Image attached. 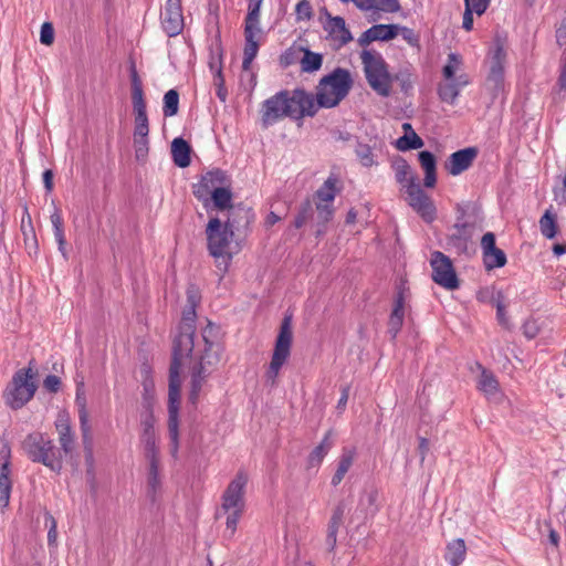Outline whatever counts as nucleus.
<instances>
[{
    "instance_id": "nucleus-3",
    "label": "nucleus",
    "mask_w": 566,
    "mask_h": 566,
    "mask_svg": "<svg viewBox=\"0 0 566 566\" xmlns=\"http://www.w3.org/2000/svg\"><path fill=\"white\" fill-rule=\"evenodd\" d=\"M352 86L353 80L346 69L337 67L322 77L316 86L315 104L317 109L337 106L348 95Z\"/></svg>"
},
{
    "instance_id": "nucleus-36",
    "label": "nucleus",
    "mask_w": 566,
    "mask_h": 566,
    "mask_svg": "<svg viewBox=\"0 0 566 566\" xmlns=\"http://www.w3.org/2000/svg\"><path fill=\"white\" fill-rule=\"evenodd\" d=\"M337 184L338 178L334 175H331L317 189L315 196L321 202H333L336 193L339 191V189L336 187Z\"/></svg>"
},
{
    "instance_id": "nucleus-62",
    "label": "nucleus",
    "mask_w": 566,
    "mask_h": 566,
    "mask_svg": "<svg viewBox=\"0 0 566 566\" xmlns=\"http://www.w3.org/2000/svg\"><path fill=\"white\" fill-rule=\"evenodd\" d=\"M400 9L399 0H375V10L395 13Z\"/></svg>"
},
{
    "instance_id": "nucleus-4",
    "label": "nucleus",
    "mask_w": 566,
    "mask_h": 566,
    "mask_svg": "<svg viewBox=\"0 0 566 566\" xmlns=\"http://www.w3.org/2000/svg\"><path fill=\"white\" fill-rule=\"evenodd\" d=\"M21 448L32 462L41 463L56 473L62 470L61 451L44 433L38 431L29 433L22 441Z\"/></svg>"
},
{
    "instance_id": "nucleus-51",
    "label": "nucleus",
    "mask_w": 566,
    "mask_h": 566,
    "mask_svg": "<svg viewBox=\"0 0 566 566\" xmlns=\"http://www.w3.org/2000/svg\"><path fill=\"white\" fill-rule=\"evenodd\" d=\"M355 153L364 167H371L376 165V161L374 160V153L369 145L358 143Z\"/></svg>"
},
{
    "instance_id": "nucleus-14",
    "label": "nucleus",
    "mask_w": 566,
    "mask_h": 566,
    "mask_svg": "<svg viewBox=\"0 0 566 566\" xmlns=\"http://www.w3.org/2000/svg\"><path fill=\"white\" fill-rule=\"evenodd\" d=\"M134 126L148 125L147 104L144 96L143 82L135 63L129 67Z\"/></svg>"
},
{
    "instance_id": "nucleus-9",
    "label": "nucleus",
    "mask_w": 566,
    "mask_h": 566,
    "mask_svg": "<svg viewBox=\"0 0 566 566\" xmlns=\"http://www.w3.org/2000/svg\"><path fill=\"white\" fill-rule=\"evenodd\" d=\"M206 235L208 241V251L213 258L228 256L231 259L229 245L235 233L232 232L217 217L211 218L206 227Z\"/></svg>"
},
{
    "instance_id": "nucleus-37",
    "label": "nucleus",
    "mask_w": 566,
    "mask_h": 566,
    "mask_svg": "<svg viewBox=\"0 0 566 566\" xmlns=\"http://www.w3.org/2000/svg\"><path fill=\"white\" fill-rule=\"evenodd\" d=\"M303 57L300 60L301 70L305 73L318 71L323 64V55L312 52L310 49L303 48Z\"/></svg>"
},
{
    "instance_id": "nucleus-2",
    "label": "nucleus",
    "mask_w": 566,
    "mask_h": 566,
    "mask_svg": "<svg viewBox=\"0 0 566 566\" xmlns=\"http://www.w3.org/2000/svg\"><path fill=\"white\" fill-rule=\"evenodd\" d=\"M196 307L186 305L182 311V319L179 332L172 342V357L169 367V381L181 382L180 370L184 359L190 357L195 347V321Z\"/></svg>"
},
{
    "instance_id": "nucleus-8",
    "label": "nucleus",
    "mask_w": 566,
    "mask_h": 566,
    "mask_svg": "<svg viewBox=\"0 0 566 566\" xmlns=\"http://www.w3.org/2000/svg\"><path fill=\"white\" fill-rule=\"evenodd\" d=\"M33 364L34 360L32 359L30 360L28 368H22L15 371L11 382L6 389L4 398L12 409L22 408L35 394L36 385L32 380L34 376Z\"/></svg>"
},
{
    "instance_id": "nucleus-60",
    "label": "nucleus",
    "mask_w": 566,
    "mask_h": 566,
    "mask_svg": "<svg viewBox=\"0 0 566 566\" xmlns=\"http://www.w3.org/2000/svg\"><path fill=\"white\" fill-rule=\"evenodd\" d=\"M210 70L216 72L213 83L216 87H223L224 86V78L222 75V65H221V53L219 54L218 59L211 57L209 62Z\"/></svg>"
},
{
    "instance_id": "nucleus-19",
    "label": "nucleus",
    "mask_w": 566,
    "mask_h": 566,
    "mask_svg": "<svg viewBox=\"0 0 566 566\" xmlns=\"http://www.w3.org/2000/svg\"><path fill=\"white\" fill-rule=\"evenodd\" d=\"M252 208L238 203L227 211V220L223 222L234 233H247L254 221Z\"/></svg>"
},
{
    "instance_id": "nucleus-48",
    "label": "nucleus",
    "mask_w": 566,
    "mask_h": 566,
    "mask_svg": "<svg viewBox=\"0 0 566 566\" xmlns=\"http://www.w3.org/2000/svg\"><path fill=\"white\" fill-rule=\"evenodd\" d=\"M263 0H249L244 25L260 27V9Z\"/></svg>"
},
{
    "instance_id": "nucleus-57",
    "label": "nucleus",
    "mask_w": 566,
    "mask_h": 566,
    "mask_svg": "<svg viewBox=\"0 0 566 566\" xmlns=\"http://www.w3.org/2000/svg\"><path fill=\"white\" fill-rule=\"evenodd\" d=\"M297 21H308L313 17V8L310 0H301L295 7Z\"/></svg>"
},
{
    "instance_id": "nucleus-64",
    "label": "nucleus",
    "mask_w": 566,
    "mask_h": 566,
    "mask_svg": "<svg viewBox=\"0 0 566 566\" xmlns=\"http://www.w3.org/2000/svg\"><path fill=\"white\" fill-rule=\"evenodd\" d=\"M54 41V28L51 22H44L41 25L40 42L44 45H51Z\"/></svg>"
},
{
    "instance_id": "nucleus-31",
    "label": "nucleus",
    "mask_w": 566,
    "mask_h": 566,
    "mask_svg": "<svg viewBox=\"0 0 566 566\" xmlns=\"http://www.w3.org/2000/svg\"><path fill=\"white\" fill-rule=\"evenodd\" d=\"M147 493L151 501H155L157 492L161 488L159 476L160 459L147 460Z\"/></svg>"
},
{
    "instance_id": "nucleus-40",
    "label": "nucleus",
    "mask_w": 566,
    "mask_h": 566,
    "mask_svg": "<svg viewBox=\"0 0 566 566\" xmlns=\"http://www.w3.org/2000/svg\"><path fill=\"white\" fill-rule=\"evenodd\" d=\"M370 30L375 41H390L399 34L398 24H375Z\"/></svg>"
},
{
    "instance_id": "nucleus-12",
    "label": "nucleus",
    "mask_w": 566,
    "mask_h": 566,
    "mask_svg": "<svg viewBox=\"0 0 566 566\" xmlns=\"http://www.w3.org/2000/svg\"><path fill=\"white\" fill-rule=\"evenodd\" d=\"M408 203L416 210L426 222H432L436 219L437 209L430 197L423 191L417 181L416 176H411L406 184Z\"/></svg>"
},
{
    "instance_id": "nucleus-24",
    "label": "nucleus",
    "mask_w": 566,
    "mask_h": 566,
    "mask_svg": "<svg viewBox=\"0 0 566 566\" xmlns=\"http://www.w3.org/2000/svg\"><path fill=\"white\" fill-rule=\"evenodd\" d=\"M346 509L347 505L345 501H339L338 504L335 506L331 520L328 522L325 544L329 552L334 551L336 546L338 528L343 524V518Z\"/></svg>"
},
{
    "instance_id": "nucleus-33",
    "label": "nucleus",
    "mask_w": 566,
    "mask_h": 566,
    "mask_svg": "<svg viewBox=\"0 0 566 566\" xmlns=\"http://www.w3.org/2000/svg\"><path fill=\"white\" fill-rule=\"evenodd\" d=\"M541 233L544 238L552 240L558 233L557 214L552 207L546 209L538 221Z\"/></svg>"
},
{
    "instance_id": "nucleus-58",
    "label": "nucleus",
    "mask_w": 566,
    "mask_h": 566,
    "mask_svg": "<svg viewBox=\"0 0 566 566\" xmlns=\"http://www.w3.org/2000/svg\"><path fill=\"white\" fill-rule=\"evenodd\" d=\"M216 327L209 323L208 326L202 331V339L205 342V350L201 355H213L218 354L213 352L214 342L211 339L213 337Z\"/></svg>"
},
{
    "instance_id": "nucleus-26",
    "label": "nucleus",
    "mask_w": 566,
    "mask_h": 566,
    "mask_svg": "<svg viewBox=\"0 0 566 566\" xmlns=\"http://www.w3.org/2000/svg\"><path fill=\"white\" fill-rule=\"evenodd\" d=\"M418 160L424 171L423 185L427 188H433L437 184V158L429 150L418 153Z\"/></svg>"
},
{
    "instance_id": "nucleus-46",
    "label": "nucleus",
    "mask_w": 566,
    "mask_h": 566,
    "mask_svg": "<svg viewBox=\"0 0 566 566\" xmlns=\"http://www.w3.org/2000/svg\"><path fill=\"white\" fill-rule=\"evenodd\" d=\"M179 109V93L176 90H169L164 95L163 113L165 117L175 116Z\"/></svg>"
},
{
    "instance_id": "nucleus-38",
    "label": "nucleus",
    "mask_w": 566,
    "mask_h": 566,
    "mask_svg": "<svg viewBox=\"0 0 566 566\" xmlns=\"http://www.w3.org/2000/svg\"><path fill=\"white\" fill-rule=\"evenodd\" d=\"M486 85L493 96H496L504 85V66L490 65V72L486 77Z\"/></svg>"
},
{
    "instance_id": "nucleus-44",
    "label": "nucleus",
    "mask_w": 566,
    "mask_h": 566,
    "mask_svg": "<svg viewBox=\"0 0 566 566\" xmlns=\"http://www.w3.org/2000/svg\"><path fill=\"white\" fill-rule=\"evenodd\" d=\"M506 255L503 250L496 248L483 255V263L486 270L503 268L506 264Z\"/></svg>"
},
{
    "instance_id": "nucleus-23",
    "label": "nucleus",
    "mask_w": 566,
    "mask_h": 566,
    "mask_svg": "<svg viewBox=\"0 0 566 566\" xmlns=\"http://www.w3.org/2000/svg\"><path fill=\"white\" fill-rule=\"evenodd\" d=\"M234 206L232 203L231 185H226L214 189L213 193L208 197L207 206H203V208L207 212L212 210L229 211Z\"/></svg>"
},
{
    "instance_id": "nucleus-25",
    "label": "nucleus",
    "mask_w": 566,
    "mask_h": 566,
    "mask_svg": "<svg viewBox=\"0 0 566 566\" xmlns=\"http://www.w3.org/2000/svg\"><path fill=\"white\" fill-rule=\"evenodd\" d=\"M55 428L59 433V442L64 454H70L74 449V433L71 428L70 418L66 413H60Z\"/></svg>"
},
{
    "instance_id": "nucleus-13",
    "label": "nucleus",
    "mask_w": 566,
    "mask_h": 566,
    "mask_svg": "<svg viewBox=\"0 0 566 566\" xmlns=\"http://www.w3.org/2000/svg\"><path fill=\"white\" fill-rule=\"evenodd\" d=\"M231 185V179L227 172L220 168H214L201 176L199 182L192 186L193 196L207 206L208 197L211 196L216 188Z\"/></svg>"
},
{
    "instance_id": "nucleus-7",
    "label": "nucleus",
    "mask_w": 566,
    "mask_h": 566,
    "mask_svg": "<svg viewBox=\"0 0 566 566\" xmlns=\"http://www.w3.org/2000/svg\"><path fill=\"white\" fill-rule=\"evenodd\" d=\"M457 222L453 226L454 232L448 235L447 244L458 254L467 253L468 243L471 241L476 222L479 209L475 205L467 203L457 207Z\"/></svg>"
},
{
    "instance_id": "nucleus-49",
    "label": "nucleus",
    "mask_w": 566,
    "mask_h": 566,
    "mask_svg": "<svg viewBox=\"0 0 566 566\" xmlns=\"http://www.w3.org/2000/svg\"><path fill=\"white\" fill-rule=\"evenodd\" d=\"M145 460L160 459L156 437L140 438Z\"/></svg>"
},
{
    "instance_id": "nucleus-30",
    "label": "nucleus",
    "mask_w": 566,
    "mask_h": 566,
    "mask_svg": "<svg viewBox=\"0 0 566 566\" xmlns=\"http://www.w3.org/2000/svg\"><path fill=\"white\" fill-rule=\"evenodd\" d=\"M355 450L353 448H343L337 469L332 478V485L337 486L350 469L355 459Z\"/></svg>"
},
{
    "instance_id": "nucleus-35",
    "label": "nucleus",
    "mask_w": 566,
    "mask_h": 566,
    "mask_svg": "<svg viewBox=\"0 0 566 566\" xmlns=\"http://www.w3.org/2000/svg\"><path fill=\"white\" fill-rule=\"evenodd\" d=\"M51 222H52V226H53V232H54V238L57 242V247H59V251L61 252V254L63 255V258L65 260L69 259V253L66 251V240H65V235H64V228H63V219H62V216L60 213L59 210H55L51 217Z\"/></svg>"
},
{
    "instance_id": "nucleus-20",
    "label": "nucleus",
    "mask_w": 566,
    "mask_h": 566,
    "mask_svg": "<svg viewBox=\"0 0 566 566\" xmlns=\"http://www.w3.org/2000/svg\"><path fill=\"white\" fill-rule=\"evenodd\" d=\"M478 156V148L467 147L452 153L444 161V169L452 176L468 170Z\"/></svg>"
},
{
    "instance_id": "nucleus-6",
    "label": "nucleus",
    "mask_w": 566,
    "mask_h": 566,
    "mask_svg": "<svg viewBox=\"0 0 566 566\" xmlns=\"http://www.w3.org/2000/svg\"><path fill=\"white\" fill-rule=\"evenodd\" d=\"M360 60L369 86L380 96L387 97L391 93L392 76L388 64L380 53L374 50H363Z\"/></svg>"
},
{
    "instance_id": "nucleus-32",
    "label": "nucleus",
    "mask_w": 566,
    "mask_h": 566,
    "mask_svg": "<svg viewBox=\"0 0 566 566\" xmlns=\"http://www.w3.org/2000/svg\"><path fill=\"white\" fill-rule=\"evenodd\" d=\"M75 405L78 408V420L81 431L87 432V429H91V426L88 422L87 400L83 381L76 385Z\"/></svg>"
},
{
    "instance_id": "nucleus-56",
    "label": "nucleus",
    "mask_w": 566,
    "mask_h": 566,
    "mask_svg": "<svg viewBox=\"0 0 566 566\" xmlns=\"http://www.w3.org/2000/svg\"><path fill=\"white\" fill-rule=\"evenodd\" d=\"M82 432V440H83V446H84V451H85V462L88 467V471L91 469H93V462H94V459H93V441H92V433H91V429H87V432L85 431H81Z\"/></svg>"
},
{
    "instance_id": "nucleus-53",
    "label": "nucleus",
    "mask_w": 566,
    "mask_h": 566,
    "mask_svg": "<svg viewBox=\"0 0 566 566\" xmlns=\"http://www.w3.org/2000/svg\"><path fill=\"white\" fill-rule=\"evenodd\" d=\"M438 95L442 102L448 104H454L459 93L453 84L447 81L443 84H440L438 87Z\"/></svg>"
},
{
    "instance_id": "nucleus-21",
    "label": "nucleus",
    "mask_w": 566,
    "mask_h": 566,
    "mask_svg": "<svg viewBox=\"0 0 566 566\" xmlns=\"http://www.w3.org/2000/svg\"><path fill=\"white\" fill-rule=\"evenodd\" d=\"M321 14L325 15L327 19L323 29L327 32L328 38L338 42L339 46H343L353 40L350 31L346 28L344 18L338 15L332 17L325 7L321 9Z\"/></svg>"
},
{
    "instance_id": "nucleus-39",
    "label": "nucleus",
    "mask_w": 566,
    "mask_h": 566,
    "mask_svg": "<svg viewBox=\"0 0 566 566\" xmlns=\"http://www.w3.org/2000/svg\"><path fill=\"white\" fill-rule=\"evenodd\" d=\"M392 169L395 170L396 181L406 189V184L412 175L411 167L408 161L402 157H397L392 161Z\"/></svg>"
},
{
    "instance_id": "nucleus-1",
    "label": "nucleus",
    "mask_w": 566,
    "mask_h": 566,
    "mask_svg": "<svg viewBox=\"0 0 566 566\" xmlns=\"http://www.w3.org/2000/svg\"><path fill=\"white\" fill-rule=\"evenodd\" d=\"M260 112L262 127L268 128L285 117H313L317 113V106L314 95L304 88L282 90L263 101Z\"/></svg>"
},
{
    "instance_id": "nucleus-34",
    "label": "nucleus",
    "mask_w": 566,
    "mask_h": 566,
    "mask_svg": "<svg viewBox=\"0 0 566 566\" xmlns=\"http://www.w3.org/2000/svg\"><path fill=\"white\" fill-rule=\"evenodd\" d=\"M467 546L462 538H457L447 545L446 559L451 566H460L465 559Z\"/></svg>"
},
{
    "instance_id": "nucleus-17",
    "label": "nucleus",
    "mask_w": 566,
    "mask_h": 566,
    "mask_svg": "<svg viewBox=\"0 0 566 566\" xmlns=\"http://www.w3.org/2000/svg\"><path fill=\"white\" fill-rule=\"evenodd\" d=\"M248 482V476L244 472L240 471L235 478L229 483L222 495V509L226 512L230 510L244 509V488Z\"/></svg>"
},
{
    "instance_id": "nucleus-28",
    "label": "nucleus",
    "mask_w": 566,
    "mask_h": 566,
    "mask_svg": "<svg viewBox=\"0 0 566 566\" xmlns=\"http://www.w3.org/2000/svg\"><path fill=\"white\" fill-rule=\"evenodd\" d=\"M191 147L187 140L177 137L171 143V156L174 164L179 168H186L191 163Z\"/></svg>"
},
{
    "instance_id": "nucleus-11",
    "label": "nucleus",
    "mask_w": 566,
    "mask_h": 566,
    "mask_svg": "<svg viewBox=\"0 0 566 566\" xmlns=\"http://www.w3.org/2000/svg\"><path fill=\"white\" fill-rule=\"evenodd\" d=\"M430 265L432 268V280L440 286L453 291L460 286L453 263L449 256L440 251L431 253Z\"/></svg>"
},
{
    "instance_id": "nucleus-41",
    "label": "nucleus",
    "mask_w": 566,
    "mask_h": 566,
    "mask_svg": "<svg viewBox=\"0 0 566 566\" xmlns=\"http://www.w3.org/2000/svg\"><path fill=\"white\" fill-rule=\"evenodd\" d=\"M314 217L313 203L310 198H306L303 202H301L295 219L293 221V227L295 229H301L304 227L310 220Z\"/></svg>"
},
{
    "instance_id": "nucleus-16",
    "label": "nucleus",
    "mask_w": 566,
    "mask_h": 566,
    "mask_svg": "<svg viewBox=\"0 0 566 566\" xmlns=\"http://www.w3.org/2000/svg\"><path fill=\"white\" fill-rule=\"evenodd\" d=\"M11 450L7 442L0 440V509L9 505L12 480H11Z\"/></svg>"
},
{
    "instance_id": "nucleus-45",
    "label": "nucleus",
    "mask_w": 566,
    "mask_h": 566,
    "mask_svg": "<svg viewBox=\"0 0 566 566\" xmlns=\"http://www.w3.org/2000/svg\"><path fill=\"white\" fill-rule=\"evenodd\" d=\"M21 231L23 234L24 245L29 253V255H38L39 253V243L35 235V231L33 227L27 228L24 226V218L21 221Z\"/></svg>"
},
{
    "instance_id": "nucleus-5",
    "label": "nucleus",
    "mask_w": 566,
    "mask_h": 566,
    "mask_svg": "<svg viewBox=\"0 0 566 566\" xmlns=\"http://www.w3.org/2000/svg\"><path fill=\"white\" fill-rule=\"evenodd\" d=\"M292 314L285 313L281 322L279 334L275 339L274 349L270 365L265 371V384L274 387L281 368L291 355L293 343Z\"/></svg>"
},
{
    "instance_id": "nucleus-29",
    "label": "nucleus",
    "mask_w": 566,
    "mask_h": 566,
    "mask_svg": "<svg viewBox=\"0 0 566 566\" xmlns=\"http://www.w3.org/2000/svg\"><path fill=\"white\" fill-rule=\"evenodd\" d=\"M491 0H464V13H463V21L462 27L467 31H471L473 28V13L478 15H482Z\"/></svg>"
},
{
    "instance_id": "nucleus-42",
    "label": "nucleus",
    "mask_w": 566,
    "mask_h": 566,
    "mask_svg": "<svg viewBox=\"0 0 566 566\" xmlns=\"http://www.w3.org/2000/svg\"><path fill=\"white\" fill-rule=\"evenodd\" d=\"M478 387L486 396H493L499 391V381L493 373L483 369L479 379Z\"/></svg>"
},
{
    "instance_id": "nucleus-61",
    "label": "nucleus",
    "mask_w": 566,
    "mask_h": 566,
    "mask_svg": "<svg viewBox=\"0 0 566 566\" xmlns=\"http://www.w3.org/2000/svg\"><path fill=\"white\" fill-rule=\"evenodd\" d=\"M317 210V219L319 223L325 224L328 222L334 216V209L332 207V202H318L316 205Z\"/></svg>"
},
{
    "instance_id": "nucleus-50",
    "label": "nucleus",
    "mask_w": 566,
    "mask_h": 566,
    "mask_svg": "<svg viewBox=\"0 0 566 566\" xmlns=\"http://www.w3.org/2000/svg\"><path fill=\"white\" fill-rule=\"evenodd\" d=\"M133 146L137 161H145L149 153V138L133 136Z\"/></svg>"
},
{
    "instance_id": "nucleus-63",
    "label": "nucleus",
    "mask_w": 566,
    "mask_h": 566,
    "mask_svg": "<svg viewBox=\"0 0 566 566\" xmlns=\"http://www.w3.org/2000/svg\"><path fill=\"white\" fill-rule=\"evenodd\" d=\"M399 34L411 46L420 48V38L412 29L399 25Z\"/></svg>"
},
{
    "instance_id": "nucleus-10",
    "label": "nucleus",
    "mask_w": 566,
    "mask_h": 566,
    "mask_svg": "<svg viewBox=\"0 0 566 566\" xmlns=\"http://www.w3.org/2000/svg\"><path fill=\"white\" fill-rule=\"evenodd\" d=\"M180 389L181 382L169 381L168 384V437L170 454L177 458L179 449V409H180Z\"/></svg>"
},
{
    "instance_id": "nucleus-27",
    "label": "nucleus",
    "mask_w": 566,
    "mask_h": 566,
    "mask_svg": "<svg viewBox=\"0 0 566 566\" xmlns=\"http://www.w3.org/2000/svg\"><path fill=\"white\" fill-rule=\"evenodd\" d=\"M334 447L333 433L327 431L323 440L312 450L307 457V469L317 468L323 462L324 458Z\"/></svg>"
},
{
    "instance_id": "nucleus-47",
    "label": "nucleus",
    "mask_w": 566,
    "mask_h": 566,
    "mask_svg": "<svg viewBox=\"0 0 566 566\" xmlns=\"http://www.w3.org/2000/svg\"><path fill=\"white\" fill-rule=\"evenodd\" d=\"M492 301L496 307V318H497L500 325H502L505 328H510V321L506 315L505 304H504V294L502 293V291H497L493 295Z\"/></svg>"
},
{
    "instance_id": "nucleus-22",
    "label": "nucleus",
    "mask_w": 566,
    "mask_h": 566,
    "mask_svg": "<svg viewBox=\"0 0 566 566\" xmlns=\"http://www.w3.org/2000/svg\"><path fill=\"white\" fill-rule=\"evenodd\" d=\"M261 33L260 27L244 25V50L242 69L250 70L252 61L255 59L259 51V42L255 39Z\"/></svg>"
},
{
    "instance_id": "nucleus-54",
    "label": "nucleus",
    "mask_w": 566,
    "mask_h": 566,
    "mask_svg": "<svg viewBox=\"0 0 566 566\" xmlns=\"http://www.w3.org/2000/svg\"><path fill=\"white\" fill-rule=\"evenodd\" d=\"M506 60V52L502 40L496 36L494 48L491 51V65L504 66Z\"/></svg>"
},
{
    "instance_id": "nucleus-52",
    "label": "nucleus",
    "mask_w": 566,
    "mask_h": 566,
    "mask_svg": "<svg viewBox=\"0 0 566 566\" xmlns=\"http://www.w3.org/2000/svg\"><path fill=\"white\" fill-rule=\"evenodd\" d=\"M155 416L151 407H148V411L142 418V434L140 438L156 437L155 432Z\"/></svg>"
},
{
    "instance_id": "nucleus-59",
    "label": "nucleus",
    "mask_w": 566,
    "mask_h": 566,
    "mask_svg": "<svg viewBox=\"0 0 566 566\" xmlns=\"http://www.w3.org/2000/svg\"><path fill=\"white\" fill-rule=\"evenodd\" d=\"M405 314L391 312L388 321V333L391 338H396L403 324Z\"/></svg>"
},
{
    "instance_id": "nucleus-55",
    "label": "nucleus",
    "mask_w": 566,
    "mask_h": 566,
    "mask_svg": "<svg viewBox=\"0 0 566 566\" xmlns=\"http://www.w3.org/2000/svg\"><path fill=\"white\" fill-rule=\"evenodd\" d=\"M303 48H294L291 46L286 49L280 56V64L282 67H289L290 65H293L300 60V54L302 53Z\"/></svg>"
},
{
    "instance_id": "nucleus-18",
    "label": "nucleus",
    "mask_w": 566,
    "mask_h": 566,
    "mask_svg": "<svg viewBox=\"0 0 566 566\" xmlns=\"http://www.w3.org/2000/svg\"><path fill=\"white\" fill-rule=\"evenodd\" d=\"M161 24L168 36L178 35L184 29L181 0H167L161 13Z\"/></svg>"
},
{
    "instance_id": "nucleus-43",
    "label": "nucleus",
    "mask_w": 566,
    "mask_h": 566,
    "mask_svg": "<svg viewBox=\"0 0 566 566\" xmlns=\"http://www.w3.org/2000/svg\"><path fill=\"white\" fill-rule=\"evenodd\" d=\"M424 145L421 137L417 135L416 132H412L408 135H402L396 140V147L400 151H408L412 149H419Z\"/></svg>"
},
{
    "instance_id": "nucleus-15",
    "label": "nucleus",
    "mask_w": 566,
    "mask_h": 566,
    "mask_svg": "<svg viewBox=\"0 0 566 566\" xmlns=\"http://www.w3.org/2000/svg\"><path fill=\"white\" fill-rule=\"evenodd\" d=\"M220 360L219 354L200 355L199 361L191 370V388L189 392V401L196 405L202 388L205 379L209 376V368L217 365Z\"/></svg>"
}]
</instances>
